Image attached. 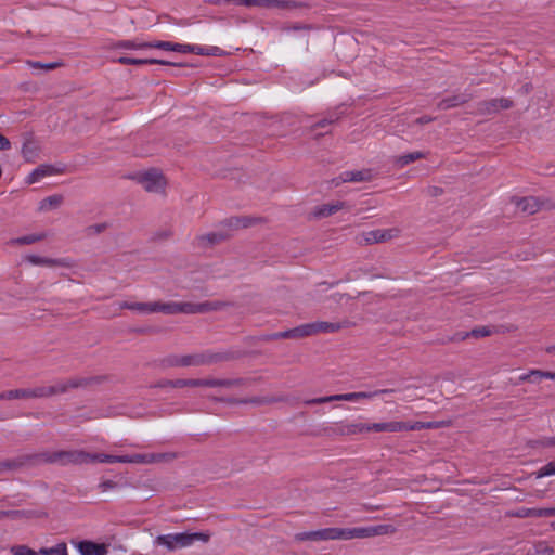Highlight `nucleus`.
<instances>
[{"label":"nucleus","mask_w":555,"mask_h":555,"mask_svg":"<svg viewBox=\"0 0 555 555\" xmlns=\"http://www.w3.org/2000/svg\"><path fill=\"white\" fill-rule=\"evenodd\" d=\"M168 457L165 453H145L131 455H109L105 453H88L85 451H61L47 457L48 462H57L61 464H88V463H133L151 464L165 461Z\"/></svg>","instance_id":"f257e3e1"},{"label":"nucleus","mask_w":555,"mask_h":555,"mask_svg":"<svg viewBox=\"0 0 555 555\" xmlns=\"http://www.w3.org/2000/svg\"><path fill=\"white\" fill-rule=\"evenodd\" d=\"M391 525H376L359 528H325L317 531L304 532L297 535L299 540H351L392 533Z\"/></svg>","instance_id":"f03ea898"},{"label":"nucleus","mask_w":555,"mask_h":555,"mask_svg":"<svg viewBox=\"0 0 555 555\" xmlns=\"http://www.w3.org/2000/svg\"><path fill=\"white\" fill-rule=\"evenodd\" d=\"M119 308L135 311L141 314H151L160 312L164 314H177V313H196L206 310L205 305H195L191 302H130L122 301L119 304Z\"/></svg>","instance_id":"7ed1b4c3"},{"label":"nucleus","mask_w":555,"mask_h":555,"mask_svg":"<svg viewBox=\"0 0 555 555\" xmlns=\"http://www.w3.org/2000/svg\"><path fill=\"white\" fill-rule=\"evenodd\" d=\"M79 385L76 380L59 382L52 386H40L35 388H23L4 391L7 400H26L33 398L49 397L55 393H61L67 390L68 387H77Z\"/></svg>","instance_id":"20e7f679"},{"label":"nucleus","mask_w":555,"mask_h":555,"mask_svg":"<svg viewBox=\"0 0 555 555\" xmlns=\"http://www.w3.org/2000/svg\"><path fill=\"white\" fill-rule=\"evenodd\" d=\"M209 539V535L202 533V532H195V533H170V534H164L158 535L156 538V543L158 545L165 546L169 551H175L178 548H183L192 545L195 541H203L207 542Z\"/></svg>","instance_id":"39448f33"},{"label":"nucleus","mask_w":555,"mask_h":555,"mask_svg":"<svg viewBox=\"0 0 555 555\" xmlns=\"http://www.w3.org/2000/svg\"><path fill=\"white\" fill-rule=\"evenodd\" d=\"M393 392L392 389H379L375 391H359V392H348V393H341V395H333L327 397H320L315 399H311L307 401V404H320V403H326L332 401H349V402H357L361 399H373L377 396L385 395V393H391Z\"/></svg>","instance_id":"423d86ee"},{"label":"nucleus","mask_w":555,"mask_h":555,"mask_svg":"<svg viewBox=\"0 0 555 555\" xmlns=\"http://www.w3.org/2000/svg\"><path fill=\"white\" fill-rule=\"evenodd\" d=\"M237 384L234 379L204 378V379H176L170 385L176 388L182 387H232Z\"/></svg>","instance_id":"0eeeda50"},{"label":"nucleus","mask_w":555,"mask_h":555,"mask_svg":"<svg viewBox=\"0 0 555 555\" xmlns=\"http://www.w3.org/2000/svg\"><path fill=\"white\" fill-rule=\"evenodd\" d=\"M371 431L367 423H337L335 426L326 428V435H356Z\"/></svg>","instance_id":"6e6552de"},{"label":"nucleus","mask_w":555,"mask_h":555,"mask_svg":"<svg viewBox=\"0 0 555 555\" xmlns=\"http://www.w3.org/2000/svg\"><path fill=\"white\" fill-rule=\"evenodd\" d=\"M142 186L149 192H160L164 190L166 181L163 175L155 170H149L139 176Z\"/></svg>","instance_id":"1a4fd4ad"},{"label":"nucleus","mask_w":555,"mask_h":555,"mask_svg":"<svg viewBox=\"0 0 555 555\" xmlns=\"http://www.w3.org/2000/svg\"><path fill=\"white\" fill-rule=\"evenodd\" d=\"M236 5L291 9L295 3L287 0H231Z\"/></svg>","instance_id":"9d476101"},{"label":"nucleus","mask_w":555,"mask_h":555,"mask_svg":"<svg viewBox=\"0 0 555 555\" xmlns=\"http://www.w3.org/2000/svg\"><path fill=\"white\" fill-rule=\"evenodd\" d=\"M40 146L31 134H26L21 149V154L25 162L35 163L38 158Z\"/></svg>","instance_id":"9b49d317"},{"label":"nucleus","mask_w":555,"mask_h":555,"mask_svg":"<svg viewBox=\"0 0 555 555\" xmlns=\"http://www.w3.org/2000/svg\"><path fill=\"white\" fill-rule=\"evenodd\" d=\"M518 518H542L555 516V507L529 508L519 507L513 513Z\"/></svg>","instance_id":"f8f14e48"},{"label":"nucleus","mask_w":555,"mask_h":555,"mask_svg":"<svg viewBox=\"0 0 555 555\" xmlns=\"http://www.w3.org/2000/svg\"><path fill=\"white\" fill-rule=\"evenodd\" d=\"M307 336H312L309 323L301 324L299 326H296V327L287 330V331L274 333L272 335V338L273 339H288V338L297 339V338H302V337H307Z\"/></svg>","instance_id":"ddd939ff"},{"label":"nucleus","mask_w":555,"mask_h":555,"mask_svg":"<svg viewBox=\"0 0 555 555\" xmlns=\"http://www.w3.org/2000/svg\"><path fill=\"white\" fill-rule=\"evenodd\" d=\"M75 547L81 555H106L107 546L102 543L92 541H80L74 543Z\"/></svg>","instance_id":"4468645a"},{"label":"nucleus","mask_w":555,"mask_h":555,"mask_svg":"<svg viewBox=\"0 0 555 555\" xmlns=\"http://www.w3.org/2000/svg\"><path fill=\"white\" fill-rule=\"evenodd\" d=\"M56 173V170L52 165L42 164L35 168L26 178L25 184L31 185L41 181L46 177H51Z\"/></svg>","instance_id":"2eb2a0df"},{"label":"nucleus","mask_w":555,"mask_h":555,"mask_svg":"<svg viewBox=\"0 0 555 555\" xmlns=\"http://www.w3.org/2000/svg\"><path fill=\"white\" fill-rule=\"evenodd\" d=\"M371 178V173L369 170H353V171H345L339 175V177L333 180L335 185H339L345 182H361L369 180Z\"/></svg>","instance_id":"dca6fc26"},{"label":"nucleus","mask_w":555,"mask_h":555,"mask_svg":"<svg viewBox=\"0 0 555 555\" xmlns=\"http://www.w3.org/2000/svg\"><path fill=\"white\" fill-rule=\"evenodd\" d=\"M371 431H388V433H397V431H409L408 422H382V423H372L370 424Z\"/></svg>","instance_id":"f3484780"},{"label":"nucleus","mask_w":555,"mask_h":555,"mask_svg":"<svg viewBox=\"0 0 555 555\" xmlns=\"http://www.w3.org/2000/svg\"><path fill=\"white\" fill-rule=\"evenodd\" d=\"M27 261L36 266L46 267H69L70 263L67 259H52L47 257H40L36 255H29L26 257Z\"/></svg>","instance_id":"a211bd4d"},{"label":"nucleus","mask_w":555,"mask_h":555,"mask_svg":"<svg viewBox=\"0 0 555 555\" xmlns=\"http://www.w3.org/2000/svg\"><path fill=\"white\" fill-rule=\"evenodd\" d=\"M309 324L312 335L320 333H335L343 327L341 323L339 322L317 321Z\"/></svg>","instance_id":"6ab92c4d"},{"label":"nucleus","mask_w":555,"mask_h":555,"mask_svg":"<svg viewBox=\"0 0 555 555\" xmlns=\"http://www.w3.org/2000/svg\"><path fill=\"white\" fill-rule=\"evenodd\" d=\"M344 205H345L344 202H339V201L334 202V203L323 204L315 208L314 216L319 217V218L332 216V215L336 214L337 211H339L340 209H343Z\"/></svg>","instance_id":"aec40b11"},{"label":"nucleus","mask_w":555,"mask_h":555,"mask_svg":"<svg viewBox=\"0 0 555 555\" xmlns=\"http://www.w3.org/2000/svg\"><path fill=\"white\" fill-rule=\"evenodd\" d=\"M339 119V116L337 113H331L327 117H324L320 119L318 122H315L312 126V131L315 132L317 135L326 133L328 130L327 128L333 125L335 121Z\"/></svg>","instance_id":"412c9836"},{"label":"nucleus","mask_w":555,"mask_h":555,"mask_svg":"<svg viewBox=\"0 0 555 555\" xmlns=\"http://www.w3.org/2000/svg\"><path fill=\"white\" fill-rule=\"evenodd\" d=\"M115 61L125 65L169 64L168 62L156 59L131 57L127 55L119 56Z\"/></svg>","instance_id":"4be33fe9"},{"label":"nucleus","mask_w":555,"mask_h":555,"mask_svg":"<svg viewBox=\"0 0 555 555\" xmlns=\"http://www.w3.org/2000/svg\"><path fill=\"white\" fill-rule=\"evenodd\" d=\"M517 209L525 214L532 215L540 209V204L534 197H525L517 202Z\"/></svg>","instance_id":"5701e85b"},{"label":"nucleus","mask_w":555,"mask_h":555,"mask_svg":"<svg viewBox=\"0 0 555 555\" xmlns=\"http://www.w3.org/2000/svg\"><path fill=\"white\" fill-rule=\"evenodd\" d=\"M205 362L202 356H181L177 357L171 361L172 365L176 366H192V365H201Z\"/></svg>","instance_id":"b1692460"},{"label":"nucleus","mask_w":555,"mask_h":555,"mask_svg":"<svg viewBox=\"0 0 555 555\" xmlns=\"http://www.w3.org/2000/svg\"><path fill=\"white\" fill-rule=\"evenodd\" d=\"M225 238L224 234L219 232H210L197 237V245L201 247H207L215 245Z\"/></svg>","instance_id":"393cba45"},{"label":"nucleus","mask_w":555,"mask_h":555,"mask_svg":"<svg viewBox=\"0 0 555 555\" xmlns=\"http://www.w3.org/2000/svg\"><path fill=\"white\" fill-rule=\"evenodd\" d=\"M63 202V197L61 195H52L40 201L38 209L39 211H49L57 208Z\"/></svg>","instance_id":"a878e982"},{"label":"nucleus","mask_w":555,"mask_h":555,"mask_svg":"<svg viewBox=\"0 0 555 555\" xmlns=\"http://www.w3.org/2000/svg\"><path fill=\"white\" fill-rule=\"evenodd\" d=\"M389 237L388 232L383 230H373L363 234V238L367 244L384 242Z\"/></svg>","instance_id":"bb28decb"},{"label":"nucleus","mask_w":555,"mask_h":555,"mask_svg":"<svg viewBox=\"0 0 555 555\" xmlns=\"http://www.w3.org/2000/svg\"><path fill=\"white\" fill-rule=\"evenodd\" d=\"M424 157H425V154L422 152H412V153L403 154V155L396 157L395 164L398 167H404V166L409 165L410 163L415 162L421 158H424Z\"/></svg>","instance_id":"cd10ccee"},{"label":"nucleus","mask_w":555,"mask_h":555,"mask_svg":"<svg viewBox=\"0 0 555 555\" xmlns=\"http://www.w3.org/2000/svg\"><path fill=\"white\" fill-rule=\"evenodd\" d=\"M40 555H68L65 543H60L53 547H42L39 550Z\"/></svg>","instance_id":"c85d7f7f"},{"label":"nucleus","mask_w":555,"mask_h":555,"mask_svg":"<svg viewBox=\"0 0 555 555\" xmlns=\"http://www.w3.org/2000/svg\"><path fill=\"white\" fill-rule=\"evenodd\" d=\"M487 106L488 112H498L500 109L511 107L512 101L508 99L492 100L489 103H487Z\"/></svg>","instance_id":"c756f323"},{"label":"nucleus","mask_w":555,"mask_h":555,"mask_svg":"<svg viewBox=\"0 0 555 555\" xmlns=\"http://www.w3.org/2000/svg\"><path fill=\"white\" fill-rule=\"evenodd\" d=\"M46 233L28 234L17 237L16 240H14V242L21 245H29L42 241L43 238H46Z\"/></svg>","instance_id":"7c9ffc66"},{"label":"nucleus","mask_w":555,"mask_h":555,"mask_svg":"<svg viewBox=\"0 0 555 555\" xmlns=\"http://www.w3.org/2000/svg\"><path fill=\"white\" fill-rule=\"evenodd\" d=\"M118 49H127V50H145L147 49V42H139L132 40H124L116 44Z\"/></svg>","instance_id":"2f4dec72"},{"label":"nucleus","mask_w":555,"mask_h":555,"mask_svg":"<svg viewBox=\"0 0 555 555\" xmlns=\"http://www.w3.org/2000/svg\"><path fill=\"white\" fill-rule=\"evenodd\" d=\"M409 431L440 427L438 422H408Z\"/></svg>","instance_id":"473e14b6"},{"label":"nucleus","mask_w":555,"mask_h":555,"mask_svg":"<svg viewBox=\"0 0 555 555\" xmlns=\"http://www.w3.org/2000/svg\"><path fill=\"white\" fill-rule=\"evenodd\" d=\"M259 219L250 217L233 218L229 220L230 225L235 228H248L257 222Z\"/></svg>","instance_id":"72a5a7b5"},{"label":"nucleus","mask_w":555,"mask_h":555,"mask_svg":"<svg viewBox=\"0 0 555 555\" xmlns=\"http://www.w3.org/2000/svg\"><path fill=\"white\" fill-rule=\"evenodd\" d=\"M534 475L535 478L538 479L555 475V461L548 462L547 464L542 466L534 473Z\"/></svg>","instance_id":"f704fd0d"},{"label":"nucleus","mask_w":555,"mask_h":555,"mask_svg":"<svg viewBox=\"0 0 555 555\" xmlns=\"http://www.w3.org/2000/svg\"><path fill=\"white\" fill-rule=\"evenodd\" d=\"M160 49L165 51H172V42L169 41H152L147 42V49Z\"/></svg>","instance_id":"c9c22d12"},{"label":"nucleus","mask_w":555,"mask_h":555,"mask_svg":"<svg viewBox=\"0 0 555 555\" xmlns=\"http://www.w3.org/2000/svg\"><path fill=\"white\" fill-rule=\"evenodd\" d=\"M12 554L13 555H40L39 552H35L34 550H31L25 545L12 547Z\"/></svg>","instance_id":"e433bc0d"},{"label":"nucleus","mask_w":555,"mask_h":555,"mask_svg":"<svg viewBox=\"0 0 555 555\" xmlns=\"http://www.w3.org/2000/svg\"><path fill=\"white\" fill-rule=\"evenodd\" d=\"M463 102H464V99H462L460 96H454V98H451V99L443 100L440 103V107L441 108H450V107L457 106L459 104H461Z\"/></svg>","instance_id":"4c0bfd02"},{"label":"nucleus","mask_w":555,"mask_h":555,"mask_svg":"<svg viewBox=\"0 0 555 555\" xmlns=\"http://www.w3.org/2000/svg\"><path fill=\"white\" fill-rule=\"evenodd\" d=\"M28 65L33 68H41L44 70H51L57 66L56 63H40V62H28Z\"/></svg>","instance_id":"58836bf2"},{"label":"nucleus","mask_w":555,"mask_h":555,"mask_svg":"<svg viewBox=\"0 0 555 555\" xmlns=\"http://www.w3.org/2000/svg\"><path fill=\"white\" fill-rule=\"evenodd\" d=\"M541 371L540 370H532L529 373L522 374L519 376V382H531L535 383V379H531L533 376L540 377Z\"/></svg>","instance_id":"ea45409f"},{"label":"nucleus","mask_w":555,"mask_h":555,"mask_svg":"<svg viewBox=\"0 0 555 555\" xmlns=\"http://www.w3.org/2000/svg\"><path fill=\"white\" fill-rule=\"evenodd\" d=\"M205 51H206L205 55H210V56H221L224 54V51L216 46H208L205 48Z\"/></svg>","instance_id":"a19ab883"},{"label":"nucleus","mask_w":555,"mask_h":555,"mask_svg":"<svg viewBox=\"0 0 555 555\" xmlns=\"http://www.w3.org/2000/svg\"><path fill=\"white\" fill-rule=\"evenodd\" d=\"M191 44H182V43H173L172 42V51L179 53H190Z\"/></svg>","instance_id":"79ce46f5"},{"label":"nucleus","mask_w":555,"mask_h":555,"mask_svg":"<svg viewBox=\"0 0 555 555\" xmlns=\"http://www.w3.org/2000/svg\"><path fill=\"white\" fill-rule=\"evenodd\" d=\"M205 48L198 44H191L190 53H195L197 55H205Z\"/></svg>","instance_id":"37998d69"},{"label":"nucleus","mask_w":555,"mask_h":555,"mask_svg":"<svg viewBox=\"0 0 555 555\" xmlns=\"http://www.w3.org/2000/svg\"><path fill=\"white\" fill-rule=\"evenodd\" d=\"M490 334V331L486 327L477 328L472 331V335L476 337H485Z\"/></svg>","instance_id":"c03bdc74"},{"label":"nucleus","mask_w":555,"mask_h":555,"mask_svg":"<svg viewBox=\"0 0 555 555\" xmlns=\"http://www.w3.org/2000/svg\"><path fill=\"white\" fill-rule=\"evenodd\" d=\"M11 147V142L0 134V151L9 150Z\"/></svg>","instance_id":"a18cd8bd"},{"label":"nucleus","mask_w":555,"mask_h":555,"mask_svg":"<svg viewBox=\"0 0 555 555\" xmlns=\"http://www.w3.org/2000/svg\"><path fill=\"white\" fill-rule=\"evenodd\" d=\"M540 378H546V379L555 380V372L541 371Z\"/></svg>","instance_id":"49530a36"},{"label":"nucleus","mask_w":555,"mask_h":555,"mask_svg":"<svg viewBox=\"0 0 555 555\" xmlns=\"http://www.w3.org/2000/svg\"><path fill=\"white\" fill-rule=\"evenodd\" d=\"M418 124H427L429 121H431V118L430 117H421L416 120Z\"/></svg>","instance_id":"de8ad7c7"},{"label":"nucleus","mask_w":555,"mask_h":555,"mask_svg":"<svg viewBox=\"0 0 555 555\" xmlns=\"http://www.w3.org/2000/svg\"><path fill=\"white\" fill-rule=\"evenodd\" d=\"M547 352L555 353V346L548 347Z\"/></svg>","instance_id":"09e8293b"},{"label":"nucleus","mask_w":555,"mask_h":555,"mask_svg":"<svg viewBox=\"0 0 555 555\" xmlns=\"http://www.w3.org/2000/svg\"><path fill=\"white\" fill-rule=\"evenodd\" d=\"M531 379H535V383H539L542 378H540L539 376H533Z\"/></svg>","instance_id":"8fccbe9b"},{"label":"nucleus","mask_w":555,"mask_h":555,"mask_svg":"<svg viewBox=\"0 0 555 555\" xmlns=\"http://www.w3.org/2000/svg\"><path fill=\"white\" fill-rule=\"evenodd\" d=\"M3 396H4V391L0 392V400H7V397H3Z\"/></svg>","instance_id":"3c124183"},{"label":"nucleus","mask_w":555,"mask_h":555,"mask_svg":"<svg viewBox=\"0 0 555 555\" xmlns=\"http://www.w3.org/2000/svg\"><path fill=\"white\" fill-rule=\"evenodd\" d=\"M101 487L105 488V487H111V482H104L101 485Z\"/></svg>","instance_id":"603ef678"},{"label":"nucleus","mask_w":555,"mask_h":555,"mask_svg":"<svg viewBox=\"0 0 555 555\" xmlns=\"http://www.w3.org/2000/svg\"><path fill=\"white\" fill-rule=\"evenodd\" d=\"M550 444L555 446V437L552 438V440L550 441Z\"/></svg>","instance_id":"864d4df0"}]
</instances>
